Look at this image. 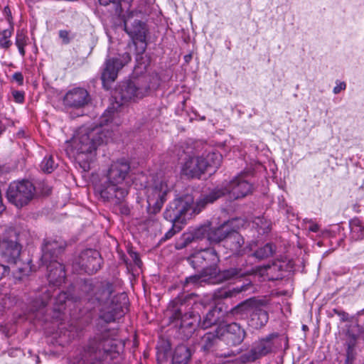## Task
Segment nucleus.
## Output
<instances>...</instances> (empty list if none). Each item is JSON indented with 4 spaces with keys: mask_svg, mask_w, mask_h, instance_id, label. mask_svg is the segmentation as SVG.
<instances>
[{
    "mask_svg": "<svg viewBox=\"0 0 364 364\" xmlns=\"http://www.w3.org/2000/svg\"><path fill=\"white\" fill-rule=\"evenodd\" d=\"M120 124L119 112L108 108L95 127H81L73 138L68 141L66 151L77 160L88 161L98 146L107 143L112 136V129Z\"/></svg>",
    "mask_w": 364,
    "mask_h": 364,
    "instance_id": "obj_1",
    "label": "nucleus"
},
{
    "mask_svg": "<svg viewBox=\"0 0 364 364\" xmlns=\"http://www.w3.org/2000/svg\"><path fill=\"white\" fill-rule=\"evenodd\" d=\"M82 291L92 295L88 299L97 302L99 318L105 323L114 322L121 318L127 310L128 298L124 294H115L114 285L108 281H103L93 286L90 280H86L81 286Z\"/></svg>",
    "mask_w": 364,
    "mask_h": 364,
    "instance_id": "obj_2",
    "label": "nucleus"
},
{
    "mask_svg": "<svg viewBox=\"0 0 364 364\" xmlns=\"http://www.w3.org/2000/svg\"><path fill=\"white\" fill-rule=\"evenodd\" d=\"M129 162L121 159L113 161L95 186V192L104 201L119 203L128 195L130 186Z\"/></svg>",
    "mask_w": 364,
    "mask_h": 364,
    "instance_id": "obj_3",
    "label": "nucleus"
},
{
    "mask_svg": "<svg viewBox=\"0 0 364 364\" xmlns=\"http://www.w3.org/2000/svg\"><path fill=\"white\" fill-rule=\"evenodd\" d=\"M220 259L214 248L202 249L191 258V263L194 269H201V273L187 277L184 282V287L191 284L196 286H201L202 283L208 282L210 279L217 276L224 279H230L235 277H242L247 274L241 269L230 268L220 272L218 267Z\"/></svg>",
    "mask_w": 364,
    "mask_h": 364,
    "instance_id": "obj_4",
    "label": "nucleus"
},
{
    "mask_svg": "<svg viewBox=\"0 0 364 364\" xmlns=\"http://www.w3.org/2000/svg\"><path fill=\"white\" fill-rule=\"evenodd\" d=\"M112 343L107 331L96 334L86 345L77 349L68 358V364H105L111 355Z\"/></svg>",
    "mask_w": 364,
    "mask_h": 364,
    "instance_id": "obj_5",
    "label": "nucleus"
},
{
    "mask_svg": "<svg viewBox=\"0 0 364 364\" xmlns=\"http://www.w3.org/2000/svg\"><path fill=\"white\" fill-rule=\"evenodd\" d=\"M172 188L173 181L169 175L159 172L153 177L151 183L145 187L149 213L156 214L161 211Z\"/></svg>",
    "mask_w": 364,
    "mask_h": 364,
    "instance_id": "obj_6",
    "label": "nucleus"
},
{
    "mask_svg": "<svg viewBox=\"0 0 364 364\" xmlns=\"http://www.w3.org/2000/svg\"><path fill=\"white\" fill-rule=\"evenodd\" d=\"M205 194L201 195L194 205V198L191 195H186L183 197L176 198L166 207L164 216V218L176 225L177 223L183 224L187 219H189L193 214L198 213L205 206L199 205Z\"/></svg>",
    "mask_w": 364,
    "mask_h": 364,
    "instance_id": "obj_7",
    "label": "nucleus"
},
{
    "mask_svg": "<svg viewBox=\"0 0 364 364\" xmlns=\"http://www.w3.org/2000/svg\"><path fill=\"white\" fill-rule=\"evenodd\" d=\"M252 185L245 178L243 175H239L223 186L216 187L205 194L198 204L205 206L208 203H213L225 194H228L230 198L235 200L240 199L252 193Z\"/></svg>",
    "mask_w": 364,
    "mask_h": 364,
    "instance_id": "obj_8",
    "label": "nucleus"
},
{
    "mask_svg": "<svg viewBox=\"0 0 364 364\" xmlns=\"http://www.w3.org/2000/svg\"><path fill=\"white\" fill-rule=\"evenodd\" d=\"M283 341L287 344V339L277 333L268 334L259 338L252 343L251 349L240 356L242 363L254 362L272 353H274L282 348Z\"/></svg>",
    "mask_w": 364,
    "mask_h": 364,
    "instance_id": "obj_9",
    "label": "nucleus"
},
{
    "mask_svg": "<svg viewBox=\"0 0 364 364\" xmlns=\"http://www.w3.org/2000/svg\"><path fill=\"white\" fill-rule=\"evenodd\" d=\"M151 80V76L146 75L123 82L116 91L115 98L124 102L142 99L150 92Z\"/></svg>",
    "mask_w": 364,
    "mask_h": 364,
    "instance_id": "obj_10",
    "label": "nucleus"
},
{
    "mask_svg": "<svg viewBox=\"0 0 364 364\" xmlns=\"http://www.w3.org/2000/svg\"><path fill=\"white\" fill-rule=\"evenodd\" d=\"M36 195V187L28 180L13 181L6 192L8 200L18 208L29 204Z\"/></svg>",
    "mask_w": 364,
    "mask_h": 364,
    "instance_id": "obj_11",
    "label": "nucleus"
},
{
    "mask_svg": "<svg viewBox=\"0 0 364 364\" xmlns=\"http://www.w3.org/2000/svg\"><path fill=\"white\" fill-rule=\"evenodd\" d=\"M188 296H178L173 299L168 304V311H171V319L174 321H180V329L184 333L186 337H189L194 332L196 326V319L193 318L191 314H182L183 305L186 302Z\"/></svg>",
    "mask_w": 364,
    "mask_h": 364,
    "instance_id": "obj_12",
    "label": "nucleus"
},
{
    "mask_svg": "<svg viewBox=\"0 0 364 364\" xmlns=\"http://www.w3.org/2000/svg\"><path fill=\"white\" fill-rule=\"evenodd\" d=\"M243 312H251L249 325L259 329L267 324L269 320V315L266 310L257 306V301L255 299L247 300L232 309L234 314H242Z\"/></svg>",
    "mask_w": 364,
    "mask_h": 364,
    "instance_id": "obj_13",
    "label": "nucleus"
},
{
    "mask_svg": "<svg viewBox=\"0 0 364 364\" xmlns=\"http://www.w3.org/2000/svg\"><path fill=\"white\" fill-rule=\"evenodd\" d=\"M102 259L98 251L88 249L81 254L72 263L73 271L76 272H85L88 274L96 273L100 268Z\"/></svg>",
    "mask_w": 364,
    "mask_h": 364,
    "instance_id": "obj_14",
    "label": "nucleus"
},
{
    "mask_svg": "<svg viewBox=\"0 0 364 364\" xmlns=\"http://www.w3.org/2000/svg\"><path fill=\"white\" fill-rule=\"evenodd\" d=\"M132 58L129 53L126 52L118 57L107 59L102 70L101 80L103 87L108 90L111 83L115 81L119 71L129 62Z\"/></svg>",
    "mask_w": 364,
    "mask_h": 364,
    "instance_id": "obj_15",
    "label": "nucleus"
},
{
    "mask_svg": "<svg viewBox=\"0 0 364 364\" xmlns=\"http://www.w3.org/2000/svg\"><path fill=\"white\" fill-rule=\"evenodd\" d=\"M21 251V245L15 232H10L2 238L0 243V255L7 262L17 264Z\"/></svg>",
    "mask_w": 364,
    "mask_h": 364,
    "instance_id": "obj_16",
    "label": "nucleus"
},
{
    "mask_svg": "<svg viewBox=\"0 0 364 364\" xmlns=\"http://www.w3.org/2000/svg\"><path fill=\"white\" fill-rule=\"evenodd\" d=\"M66 242L58 236L49 237L44 239L41 250V261L43 264L48 262L58 260V257L64 251Z\"/></svg>",
    "mask_w": 364,
    "mask_h": 364,
    "instance_id": "obj_17",
    "label": "nucleus"
},
{
    "mask_svg": "<svg viewBox=\"0 0 364 364\" xmlns=\"http://www.w3.org/2000/svg\"><path fill=\"white\" fill-rule=\"evenodd\" d=\"M218 332L220 339L227 345L236 346L242 343L246 337V332L242 326L237 323H231L218 326Z\"/></svg>",
    "mask_w": 364,
    "mask_h": 364,
    "instance_id": "obj_18",
    "label": "nucleus"
},
{
    "mask_svg": "<svg viewBox=\"0 0 364 364\" xmlns=\"http://www.w3.org/2000/svg\"><path fill=\"white\" fill-rule=\"evenodd\" d=\"M91 98L87 90L82 87H75L69 90L63 99L65 107L80 109L90 102Z\"/></svg>",
    "mask_w": 364,
    "mask_h": 364,
    "instance_id": "obj_19",
    "label": "nucleus"
},
{
    "mask_svg": "<svg viewBox=\"0 0 364 364\" xmlns=\"http://www.w3.org/2000/svg\"><path fill=\"white\" fill-rule=\"evenodd\" d=\"M124 30L136 45L137 42L141 43L140 50L144 52L146 49V25L139 20H134L130 23L129 16L124 20Z\"/></svg>",
    "mask_w": 364,
    "mask_h": 364,
    "instance_id": "obj_20",
    "label": "nucleus"
},
{
    "mask_svg": "<svg viewBox=\"0 0 364 364\" xmlns=\"http://www.w3.org/2000/svg\"><path fill=\"white\" fill-rule=\"evenodd\" d=\"M47 267L48 279L50 285L57 287L61 285L65 279V267L58 260L48 262L44 264Z\"/></svg>",
    "mask_w": 364,
    "mask_h": 364,
    "instance_id": "obj_21",
    "label": "nucleus"
},
{
    "mask_svg": "<svg viewBox=\"0 0 364 364\" xmlns=\"http://www.w3.org/2000/svg\"><path fill=\"white\" fill-rule=\"evenodd\" d=\"M183 173L191 178H199L205 171L203 156L189 157L182 168Z\"/></svg>",
    "mask_w": 364,
    "mask_h": 364,
    "instance_id": "obj_22",
    "label": "nucleus"
},
{
    "mask_svg": "<svg viewBox=\"0 0 364 364\" xmlns=\"http://www.w3.org/2000/svg\"><path fill=\"white\" fill-rule=\"evenodd\" d=\"M235 220H229L224 223L217 228H213L208 234V240L211 242L218 243L223 241L225 242L229 233L231 232V226Z\"/></svg>",
    "mask_w": 364,
    "mask_h": 364,
    "instance_id": "obj_23",
    "label": "nucleus"
},
{
    "mask_svg": "<svg viewBox=\"0 0 364 364\" xmlns=\"http://www.w3.org/2000/svg\"><path fill=\"white\" fill-rule=\"evenodd\" d=\"M220 341H223L219 336L217 328L213 332H208L201 338V348L205 352L216 351Z\"/></svg>",
    "mask_w": 364,
    "mask_h": 364,
    "instance_id": "obj_24",
    "label": "nucleus"
},
{
    "mask_svg": "<svg viewBox=\"0 0 364 364\" xmlns=\"http://www.w3.org/2000/svg\"><path fill=\"white\" fill-rule=\"evenodd\" d=\"M242 236L235 230H231L225 240L224 247L229 249L232 254H239L244 245Z\"/></svg>",
    "mask_w": 364,
    "mask_h": 364,
    "instance_id": "obj_25",
    "label": "nucleus"
},
{
    "mask_svg": "<svg viewBox=\"0 0 364 364\" xmlns=\"http://www.w3.org/2000/svg\"><path fill=\"white\" fill-rule=\"evenodd\" d=\"M191 355L192 353L188 347L179 345L174 350L171 364H188Z\"/></svg>",
    "mask_w": 364,
    "mask_h": 364,
    "instance_id": "obj_26",
    "label": "nucleus"
},
{
    "mask_svg": "<svg viewBox=\"0 0 364 364\" xmlns=\"http://www.w3.org/2000/svg\"><path fill=\"white\" fill-rule=\"evenodd\" d=\"M355 331H360V326L358 323L350 325L347 331V349L346 354L348 358L353 357L354 348L357 343V340L359 337L358 333Z\"/></svg>",
    "mask_w": 364,
    "mask_h": 364,
    "instance_id": "obj_27",
    "label": "nucleus"
},
{
    "mask_svg": "<svg viewBox=\"0 0 364 364\" xmlns=\"http://www.w3.org/2000/svg\"><path fill=\"white\" fill-rule=\"evenodd\" d=\"M350 237L354 240H361L364 239V225L361 221L355 218L350 220Z\"/></svg>",
    "mask_w": 364,
    "mask_h": 364,
    "instance_id": "obj_28",
    "label": "nucleus"
},
{
    "mask_svg": "<svg viewBox=\"0 0 364 364\" xmlns=\"http://www.w3.org/2000/svg\"><path fill=\"white\" fill-rule=\"evenodd\" d=\"M203 161L205 165V171L209 168H218L222 162L223 156L218 151L208 153L205 156L203 155Z\"/></svg>",
    "mask_w": 364,
    "mask_h": 364,
    "instance_id": "obj_29",
    "label": "nucleus"
},
{
    "mask_svg": "<svg viewBox=\"0 0 364 364\" xmlns=\"http://www.w3.org/2000/svg\"><path fill=\"white\" fill-rule=\"evenodd\" d=\"M220 314V311L215 307L209 310L200 322L201 328L206 329L216 324L219 321Z\"/></svg>",
    "mask_w": 364,
    "mask_h": 364,
    "instance_id": "obj_30",
    "label": "nucleus"
},
{
    "mask_svg": "<svg viewBox=\"0 0 364 364\" xmlns=\"http://www.w3.org/2000/svg\"><path fill=\"white\" fill-rule=\"evenodd\" d=\"M73 299L70 292L61 291L58 293L57 296L54 299V311L58 313L62 312L65 309L66 302Z\"/></svg>",
    "mask_w": 364,
    "mask_h": 364,
    "instance_id": "obj_31",
    "label": "nucleus"
},
{
    "mask_svg": "<svg viewBox=\"0 0 364 364\" xmlns=\"http://www.w3.org/2000/svg\"><path fill=\"white\" fill-rule=\"evenodd\" d=\"M131 0H99L101 5L107 6L112 4L115 14L121 16L125 9H129Z\"/></svg>",
    "mask_w": 364,
    "mask_h": 364,
    "instance_id": "obj_32",
    "label": "nucleus"
},
{
    "mask_svg": "<svg viewBox=\"0 0 364 364\" xmlns=\"http://www.w3.org/2000/svg\"><path fill=\"white\" fill-rule=\"evenodd\" d=\"M43 291V295L40 296L39 298H36L32 302H31V310L35 311L41 309V308L45 307L48 303V301L51 299V292L50 289H45Z\"/></svg>",
    "mask_w": 364,
    "mask_h": 364,
    "instance_id": "obj_33",
    "label": "nucleus"
},
{
    "mask_svg": "<svg viewBox=\"0 0 364 364\" xmlns=\"http://www.w3.org/2000/svg\"><path fill=\"white\" fill-rule=\"evenodd\" d=\"M250 288V284H242L240 286H237L236 287H233L229 289H223L219 292V296L222 298H229L235 296L237 294L241 293L247 290Z\"/></svg>",
    "mask_w": 364,
    "mask_h": 364,
    "instance_id": "obj_34",
    "label": "nucleus"
},
{
    "mask_svg": "<svg viewBox=\"0 0 364 364\" xmlns=\"http://www.w3.org/2000/svg\"><path fill=\"white\" fill-rule=\"evenodd\" d=\"M272 244L267 243L263 247L259 248L254 253V256L259 259L267 258L273 255L275 250Z\"/></svg>",
    "mask_w": 364,
    "mask_h": 364,
    "instance_id": "obj_35",
    "label": "nucleus"
},
{
    "mask_svg": "<svg viewBox=\"0 0 364 364\" xmlns=\"http://www.w3.org/2000/svg\"><path fill=\"white\" fill-rule=\"evenodd\" d=\"M253 223L259 233L264 234L270 230L271 223L263 217L255 218Z\"/></svg>",
    "mask_w": 364,
    "mask_h": 364,
    "instance_id": "obj_36",
    "label": "nucleus"
},
{
    "mask_svg": "<svg viewBox=\"0 0 364 364\" xmlns=\"http://www.w3.org/2000/svg\"><path fill=\"white\" fill-rule=\"evenodd\" d=\"M31 272V268L28 264H21L14 270L13 274L16 279L21 280L23 277L28 276Z\"/></svg>",
    "mask_w": 364,
    "mask_h": 364,
    "instance_id": "obj_37",
    "label": "nucleus"
},
{
    "mask_svg": "<svg viewBox=\"0 0 364 364\" xmlns=\"http://www.w3.org/2000/svg\"><path fill=\"white\" fill-rule=\"evenodd\" d=\"M150 215L144 220V225L148 231H156L159 228V223L153 213H149Z\"/></svg>",
    "mask_w": 364,
    "mask_h": 364,
    "instance_id": "obj_38",
    "label": "nucleus"
},
{
    "mask_svg": "<svg viewBox=\"0 0 364 364\" xmlns=\"http://www.w3.org/2000/svg\"><path fill=\"white\" fill-rule=\"evenodd\" d=\"M11 34V31L9 29L4 30L0 33V48H8L11 46L12 43L9 40Z\"/></svg>",
    "mask_w": 364,
    "mask_h": 364,
    "instance_id": "obj_39",
    "label": "nucleus"
},
{
    "mask_svg": "<svg viewBox=\"0 0 364 364\" xmlns=\"http://www.w3.org/2000/svg\"><path fill=\"white\" fill-rule=\"evenodd\" d=\"M41 167L44 172L51 173L55 168V162L53 157H45L41 164Z\"/></svg>",
    "mask_w": 364,
    "mask_h": 364,
    "instance_id": "obj_40",
    "label": "nucleus"
},
{
    "mask_svg": "<svg viewBox=\"0 0 364 364\" xmlns=\"http://www.w3.org/2000/svg\"><path fill=\"white\" fill-rule=\"evenodd\" d=\"M16 303V297L10 294H4L0 299V304L4 308H10Z\"/></svg>",
    "mask_w": 364,
    "mask_h": 364,
    "instance_id": "obj_41",
    "label": "nucleus"
},
{
    "mask_svg": "<svg viewBox=\"0 0 364 364\" xmlns=\"http://www.w3.org/2000/svg\"><path fill=\"white\" fill-rule=\"evenodd\" d=\"M58 34L63 44H68L74 38V35L71 34L70 31L67 30H60Z\"/></svg>",
    "mask_w": 364,
    "mask_h": 364,
    "instance_id": "obj_42",
    "label": "nucleus"
},
{
    "mask_svg": "<svg viewBox=\"0 0 364 364\" xmlns=\"http://www.w3.org/2000/svg\"><path fill=\"white\" fill-rule=\"evenodd\" d=\"M26 36L22 33L18 32L16 35V45L17 46H26Z\"/></svg>",
    "mask_w": 364,
    "mask_h": 364,
    "instance_id": "obj_43",
    "label": "nucleus"
},
{
    "mask_svg": "<svg viewBox=\"0 0 364 364\" xmlns=\"http://www.w3.org/2000/svg\"><path fill=\"white\" fill-rule=\"evenodd\" d=\"M10 272V268L0 263V280L9 275Z\"/></svg>",
    "mask_w": 364,
    "mask_h": 364,
    "instance_id": "obj_44",
    "label": "nucleus"
},
{
    "mask_svg": "<svg viewBox=\"0 0 364 364\" xmlns=\"http://www.w3.org/2000/svg\"><path fill=\"white\" fill-rule=\"evenodd\" d=\"M129 255L130 257L132 258L134 264L135 265H136L137 267H140V265L141 264V261L139 257V255L136 252H132V251H130L129 252Z\"/></svg>",
    "mask_w": 364,
    "mask_h": 364,
    "instance_id": "obj_45",
    "label": "nucleus"
},
{
    "mask_svg": "<svg viewBox=\"0 0 364 364\" xmlns=\"http://www.w3.org/2000/svg\"><path fill=\"white\" fill-rule=\"evenodd\" d=\"M13 97L15 99V101L18 103H21L24 100V94L21 91L13 92Z\"/></svg>",
    "mask_w": 364,
    "mask_h": 364,
    "instance_id": "obj_46",
    "label": "nucleus"
},
{
    "mask_svg": "<svg viewBox=\"0 0 364 364\" xmlns=\"http://www.w3.org/2000/svg\"><path fill=\"white\" fill-rule=\"evenodd\" d=\"M13 80L14 81H16L19 85H23V76L22 75L21 73L20 72H17V73H15L14 75H13V77H12Z\"/></svg>",
    "mask_w": 364,
    "mask_h": 364,
    "instance_id": "obj_47",
    "label": "nucleus"
},
{
    "mask_svg": "<svg viewBox=\"0 0 364 364\" xmlns=\"http://www.w3.org/2000/svg\"><path fill=\"white\" fill-rule=\"evenodd\" d=\"M346 87V84L344 82H337L336 86L333 88V93L334 94H338L342 90H344Z\"/></svg>",
    "mask_w": 364,
    "mask_h": 364,
    "instance_id": "obj_48",
    "label": "nucleus"
},
{
    "mask_svg": "<svg viewBox=\"0 0 364 364\" xmlns=\"http://www.w3.org/2000/svg\"><path fill=\"white\" fill-rule=\"evenodd\" d=\"M174 227H176L178 228L177 231H179L181 230V227H177V225H173V227L165 234V235H164L165 240L170 239L171 237H173L175 235L176 231L174 230Z\"/></svg>",
    "mask_w": 364,
    "mask_h": 364,
    "instance_id": "obj_49",
    "label": "nucleus"
},
{
    "mask_svg": "<svg viewBox=\"0 0 364 364\" xmlns=\"http://www.w3.org/2000/svg\"><path fill=\"white\" fill-rule=\"evenodd\" d=\"M192 240H193V239H191V237L189 235H188L187 237H186L184 238V242L183 243H182V244L177 243L176 248L177 249H182V248L185 247L188 244L191 242Z\"/></svg>",
    "mask_w": 364,
    "mask_h": 364,
    "instance_id": "obj_50",
    "label": "nucleus"
},
{
    "mask_svg": "<svg viewBox=\"0 0 364 364\" xmlns=\"http://www.w3.org/2000/svg\"><path fill=\"white\" fill-rule=\"evenodd\" d=\"M333 311L335 314H336L338 316H339L343 321H346L348 320V314H346L344 311H341L337 309H333Z\"/></svg>",
    "mask_w": 364,
    "mask_h": 364,
    "instance_id": "obj_51",
    "label": "nucleus"
},
{
    "mask_svg": "<svg viewBox=\"0 0 364 364\" xmlns=\"http://www.w3.org/2000/svg\"><path fill=\"white\" fill-rule=\"evenodd\" d=\"M309 230L313 232H317L319 230V227L316 223H311L308 228Z\"/></svg>",
    "mask_w": 364,
    "mask_h": 364,
    "instance_id": "obj_52",
    "label": "nucleus"
},
{
    "mask_svg": "<svg viewBox=\"0 0 364 364\" xmlns=\"http://www.w3.org/2000/svg\"><path fill=\"white\" fill-rule=\"evenodd\" d=\"M24 46H17V47L18 48V51H19L20 54L21 55V56H24L25 55Z\"/></svg>",
    "mask_w": 364,
    "mask_h": 364,
    "instance_id": "obj_53",
    "label": "nucleus"
},
{
    "mask_svg": "<svg viewBox=\"0 0 364 364\" xmlns=\"http://www.w3.org/2000/svg\"><path fill=\"white\" fill-rule=\"evenodd\" d=\"M6 129V124L4 123V122L0 119V134L5 130Z\"/></svg>",
    "mask_w": 364,
    "mask_h": 364,
    "instance_id": "obj_54",
    "label": "nucleus"
},
{
    "mask_svg": "<svg viewBox=\"0 0 364 364\" xmlns=\"http://www.w3.org/2000/svg\"><path fill=\"white\" fill-rule=\"evenodd\" d=\"M360 326V331H355L357 333H358V335H362L363 334L364 335V323L362 324V325H359Z\"/></svg>",
    "mask_w": 364,
    "mask_h": 364,
    "instance_id": "obj_55",
    "label": "nucleus"
},
{
    "mask_svg": "<svg viewBox=\"0 0 364 364\" xmlns=\"http://www.w3.org/2000/svg\"><path fill=\"white\" fill-rule=\"evenodd\" d=\"M4 12L6 15L7 16H11V10L9 9V6H6L4 9Z\"/></svg>",
    "mask_w": 364,
    "mask_h": 364,
    "instance_id": "obj_56",
    "label": "nucleus"
},
{
    "mask_svg": "<svg viewBox=\"0 0 364 364\" xmlns=\"http://www.w3.org/2000/svg\"><path fill=\"white\" fill-rule=\"evenodd\" d=\"M234 355V353H232V351H231L230 353H228L227 354H220V356L221 357H225V358H227V357H231Z\"/></svg>",
    "mask_w": 364,
    "mask_h": 364,
    "instance_id": "obj_57",
    "label": "nucleus"
},
{
    "mask_svg": "<svg viewBox=\"0 0 364 364\" xmlns=\"http://www.w3.org/2000/svg\"><path fill=\"white\" fill-rule=\"evenodd\" d=\"M24 134V132L22 131V132H18V136H23Z\"/></svg>",
    "mask_w": 364,
    "mask_h": 364,
    "instance_id": "obj_58",
    "label": "nucleus"
},
{
    "mask_svg": "<svg viewBox=\"0 0 364 364\" xmlns=\"http://www.w3.org/2000/svg\"><path fill=\"white\" fill-rule=\"evenodd\" d=\"M83 168L85 169L86 168H89V165L87 164H85L83 166Z\"/></svg>",
    "mask_w": 364,
    "mask_h": 364,
    "instance_id": "obj_59",
    "label": "nucleus"
}]
</instances>
